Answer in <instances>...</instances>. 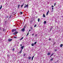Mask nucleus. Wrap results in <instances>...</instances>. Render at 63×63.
<instances>
[{
    "instance_id": "5",
    "label": "nucleus",
    "mask_w": 63,
    "mask_h": 63,
    "mask_svg": "<svg viewBox=\"0 0 63 63\" xmlns=\"http://www.w3.org/2000/svg\"><path fill=\"white\" fill-rule=\"evenodd\" d=\"M18 33V32H15L13 33V34L14 35H15L16 34H17Z\"/></svg>"
},
{
    "instance_id": "33",
    "label": "nucleus",
    "mask_w": 63,
    "mask_h": 63,
    "mask_svg": "<svg viewBox=\"0 0 63 63\" xmlns=\"http://www.w3.org/2000/svg\"><path fill=\"white\" fill-rule=\"evenodd\" d=\"M55 5H56V3H55L54 4V6H55Z\"/></svg>"
},
{
    "instance_id": "40",
    "label": "nucleus",
    "mask_w": 63,
    "mask_h": 63,
    "mask_svg": "<svg viewBox=\"0 0 63 63\" xmlns=\"http://www.w3.org/2000/svg\"><path fill=\"white\" fill-rule=\"evenodd\" d=\"M11 16H10V17H9V18H11Z\"/></svg>"
},
{
    "instance_id": "23",
    "label": "nucleus",
    "mask_w": 63,
    "mask_h": 63,
    "mask_svg": "<svg viewBox=\"0 0 63 63\" xmlns=\"http://www.w3.org/2000/svg\"><path fill=\"white\" fill-rule=\"evenodd\" d=\"M37 26V25L35 24L34 26V27H36V26Z\"/></svg>"
},
{
    "instance_id": "18",
    "label": "nucleus",
    "mask_w": 63,
    "mask_h": 63,
    "mask_svg": "<svg viewBox=\"0 0 63 63\" xmlns=\"http://www.w3.org/2000/svg\"><path fill=\"white\" fill-rule=\"evenodd\" d=\"M29 35V32H28V33H27V35H26V36Z\"/></svg>"
},
{
    "instance_id": "34",
    "label": "nucleus",
    "mask_w": 63,
    "mask_h": 63,
    "mask_svg": "<svg viewBox=\"0 0 63 63\" xmlns=\"http://www.w3.org/2000/svg\"><path fill=\"white\" fill-rule=\"evenodd\" d=\"M51 7H52V8H53V7H54L52 5L51 6Z\"/></svg>"
},
{
    "instance_id": "44",
    "label": "nucleus",
    "mask_w": 63,
    "mask_h": 63,
    "mask_svg": "<svg viewBox=\"0 0 63 63\" xmlns=\"http://www.w3.org/2000/svg\"><path fill=\"white\" fill-rule=\"evenodd\" d=\"M7 56H8V57H9V55H7Z\"/></svg>"
},
{
    "instance_id": "14",
    "label": "nucleus",
    "mask_w": 63,
    "mask_h": 63,
    "mask_svg": "<svg viewBox=\"0 0 63 63\" xmlns=\"http://www.w3.org/2000/svg\"><path fill=\"white\" fill-rule=\"evenodd\" d=\"M24 5V3H23L22 5L21 6V8H22V7H23V6Z\"/></svg>"
},
{
    "instance_id": "8",
    "label": "nucleus",
    "mask_w": 63,
    "mask_h": 63,
    "mask_svg": "<svg viewBox=\"0 0 63 63\" xmlns=\"http://www.w3.org/2000/svg\"><path fill=\"white\" fill-rule=\"evenodd\" d=\"M43 16L44 17H46V16H45V14H43Z\"/></svg>"
},
{
    "instance_id": "43",
    "label": "nucleus",
    "mask_w": 63,
    "mask_h": 63,
    "mask_svg": "<svg viewBox=\"0 0 63 63\" xmlns=\"http://www.w3.org/2000/svg\"><path fill=\"white\" fill-rule=\"evenodd\" d=\"M37 36V34H36L35 35V36Z\"/></svg>"
},
{
    "instance_id": "38",
    "label": "nucleus",
    "mask_w": 63,
    "mask_h": 63,
    "mask_svg": "<svg viewBox=\"0 0 63 63\" xmlns=\"http://www.w3.org/2000/svg\"><path fill=\"white\" fill-rule=\"evenodd\" d=\"M22 44H21L20 45V46H21H21H22Z\"/></svg>"
},
{
    "instance_id": "1",
    "label": "nucleus",
    "mask_w": 63,
    "mask_h": 63,
    "mask_svg": "<svg viewBox=\"0 0 63 63\" xmlns=\"http://www.w3.org/2000/svg\"><path fill=\"white\" fill-rule=\"evenodd\" d=\"M16 31V29H13L12 30V32H14V31Z\"/></svg>"
},
{
    "instance_id": "29",
    "label": "nucleus",
    "mask_w": 63,
    "mask_h": 63,
    "mask_svg": "<svg viewBox=\"0 0 63 63\" xmlns=\"http://www.w3.org/2000/svg\"><path fill=\"white\" fill-rule=\"evenodd\" d=\"M49 41H50L51 40V38H49Z\"/></svg>"
},
{
    "instance_id": "4",
    "label": "nucleus",
    "mask_w": 63,
    "mask_h": 63,
    "mask_svg": "<svg viewBox=\"0 0 63 63\" xmlns=\"http://www.w3.org/2000/svg\"><path fill=\"white\" fill-rule=\"evenodd\" d=\"M8 41L9 42H11V41H12V40H13L12 39H8Z\"/></svg>"
},
{
    "instance_id": "39",
    "label": "nucleus",
    "mask_w": 63,
    "mask_h": 63,
    "mask_svg": "<svg viewBox=\"0 0 63 63\" xmlns=\"http://www.w3.org/2000/svg\"><path fill=\"white\" fill-rule=\"evenodd\" d=\"M31 30H29V32H30V31H31Z\"/></svg>"
},
{
    "instance_id": "19",
    "label": "nucleus",
    "mask_w": 63,
    "mask_h": 63,
    "mask_svg": "<svg viewBox=\"0 0 63 63\" xmlns=\"http://www.w3.org/2000/svg\"><path fill=\"white\" fill-rule=\"evenodd\" d=\"M26 25H25V26L24 27V28H26V26H25Z\"/></svg>"
},
{
    "instance_id": "3",
    "label": "nucleus",
    "mask_w": 63,
    "mask_h": 63,
    "mask_svg": "<svg viewBox=\"0 0 63 63\" xmlns=\"http://www.w3.org/2000/svg\"><path fill=\"white\" fill-rule=\"evenodd\" d=\"M28 5L27 4L26 6H24V8H28Z\"/></svg>"
},
{
    "instance_id": "36",
    "label": "nucleus",
    "mask_w": 63,
    "mask_h": 63,
    "mask_svg": "<svg viewBox=\"0 0 63 63\" xmlns=\"http://www.w3.org/2000/svg\"><path fill=\"white\" fill-rule=\"evenodd\" d=\"M55 42H54V43L53 44H54V45H55Z\"/></svg>"
},
{
    "instance_id": "46",
    "label": "nucleus",
    "mask_w": 63,
    "mask_h": 63,
    "mask_svg": "<svg viewBox=\"0 0 63 63\" xmlns=\"http://www.w3.org/2000/svg\"><path fill=\"white\" fill-rule=\"evenodd\" d=\"M32 36H34V34H32Z\"/></svg>"
},
{
    "instance_id": "11",
    "label": "nucleus",
    "mask_w": 63,
    "mask_h": 63,
    "mask_svg": "<svg viewBox=\"0 0 63 63\" xmlns=\"http://www.w3.org/2000/svg\"><path fill=\"white\" fill-rule=\"evenodd\" d=\"M19 6H20V4H19L17 6L18 9L19 8Z\"/></svg>"
},
{
    "instance_id": "22",
    "label": "nucleus",
    "mask_w": 63,
    "mask_h": 63,
    "mask_svg": "<svg viewBox=\"0 0 63 63\" xmlns=\"http://www.w3.org/2000/svg\"><path fill=\"white\" fill-rule=\"evenodd\" d=\"M44 24H46V21H44Z\"/></svg>"
},
{
    "instance_id": "31",
    "label": "nucleus",
    "mask_w": 63,
    "mask_h": 63,
    "mask_svg": "<svg viewBox=\"0 0 63 63\" xmlns=\"http://www.w3.org/2000/svg\"><path fill=\"white\" fill-rule=\"evenodd\" d=\"M3 32H5V30L4 29H3Z\"/></svg>"
},
{
    "instance_id": "12",
    "label": "nucleus",
    "mask_w": 63,
    "mask_h": 63,
    "mask_svg": "<svg viewBox=\"0 0 63 63\" xmlns=\"http://www.w3.org/2000/svg\"><path fill=\"white\" fill-rule=\"evenodd\" d=\"M23 39V37H22L21 39H20V40H21Z\"/></svg>"
},
{
    "instance_id": "7",
    "label": "nucleus",
    "mask_w": 63,
    "mask_h": 63,
    "mask_svg": "<svg viewBox=\"0 0 63 63\" xmlns=\"http://www.w3.org/2000/svg\"><path fill=\"white\" fill-rule=\"evenodd\" d=\"M49 13V10H48L47 12V14H46L47 16V15H48V14Z\"/></svg>"
},
{
    "instance_id": "48",
    "label": "nucleus",
    "mask_w": 63,
    "mask_h": 63,
    "mask_svg": "<svg viewBox=\"0 0 63 63\" xmlns=\"http://www.w3.org/2000/svg\"><path fill=\"white\" fill-rule=\"evenodd\" d=\"M0 30H1V27H0Z\"/></svg>"
},
{
    "instance_id": "35",
    "label": "nucleus",
    "mask_w": 63,
    "mask_h": 63,
    "mask_svg": "<svg viewBox=\"0 0 63 63\" xmlns=\"http://www.w3.org/2000/svg\"><path fill=\"white\" fill-rule=\"evenodd\" d=\"M53 55V53L52 54L51 56H52V55Z\"/></svg>"
},
{
    "instance_id": "47",
    "label": "nucleus",
    "mask_w": 63,
    "mask_h": 63,
    "mask_svg": "<svg viewBox=\"0 0 63 63\" xmlns=\"http://www.w3.org/2000/svg\"><path fill=\"white\" fill-rule=\"evenodd\" d=\"M50 57H51V56H50Z\"/></svg>"
},
{
    "instance_id": "15",
    "label": "nucleus",
    "mask_w": 63,
    "mask_h": 63,
    "mask_svg": "<svg viewBox=\"0 0 63 63\" xmlns=\"http://www.w3.org/2000/svg\"><path fill=\"white\" fill-rule=\"evenodd\" d=\"M2 6L1 5L0 7V10H1V9H2Z\"/></svg>"
},
{
    "instance_id": "20",
    "label": "nucleus",
    "mask_w": 63,
    "mask_h": 63,
    "mask_svg": "<svg viewBox=\"0 0 63 63\" xmlns=\"http://www.w3.org/2000/svg\"><path fill=\"white\" fill-rule=\"evenodd\" d=\"M36 44H37V42H36L34 43V45H36Z\"/></svg>"
},
{
    "instance_id": "17",
    "label": "nucleus",
    "mask_w": 63,
    "mask_h": 63,
    "mask_svg": "<svg viewBox=\"0 0 63 63\" xmlns=\"http://www.w3.org/2000/svg\"><path fill=\"white\" fill-rule=\"evenodd\" d=\"M53 58H52L50 60V61H52V60H53Z\"/></svg>"
},
{
    "instance_id": "30",
    "label": "nucleus",
    "mask_w": 63,
    "mask_h": 63,
    "mask_svg": "<svg viewBox=\"0 0 63 63\" xmlns=\"http://www.w3.org/2000/svg\"><path fill=\"white\" fill-rule=\"evenodd\" d=\"M56 51H57V49H55V51L56 52Z\"/></svg>"
},
{
    "instance_id": "6",
    "label": "nucleus",
    "mask_w": 63,
    "mask_h": 63,
    "mask_svg": "<svg viewBox=\"0 0 63 63\" xmlns=\"http://www.w3.org/2000/svg\"><path fill=\"white\" fill-rule=\"evenodd\" d=\"M24 46H23L21 47V49H22H22H23V48H24Z\"/></svg>"
},
{
    "instance_id": "24",
    "label": "nucleus",
    "mask_w": 63,
    "mask_h": 63,
    "mask_svg": "<svg viewBox=\"0 0 63 63\" xmlns=\"http://www.w3.org/2000/svg\"><path fill=\"white\" fill-rule=\"evenodd\" d=\"M25 55H26V54H24L23 55V56H25Z\"/></svg>"
},
{
    "instance_id": "37",
    "label": "nucleus",
    "mask_w": 63,
    "mask_h": 63,
    "mask_svg": "<svg viewBox=\"0 0 63 63\" xmlns=\"http://www.w3.org/2000/svg\"><path fill=\"white\" fill-rule=\"evenodd\" d=\"M9 17V16H7L6 17V18H8Z\"/></svg>"
},
{
    "instance_id": "28",
    "label": "nucleus",
    "mask_w": 63,
    "mask_h": 63,
    "mask_svg": "<svg viewBox=\"0 0 63 63\" xmlns=\"http://www.w3.org/2000/svg\"><path fill=\"white\" fill-rule=\"evenodd\" d=\"M30 28L32 30L33 29V28L32 27H31Z\"/></svg>"
},
{
    "instance_id": "42",
    "label": "nucleus",
    "mask_w": 63,
    "mask_h": 63,
    "mask_svg": "<svg viewBox=\"0 0 63 63\" xmlns=\"http://www.w3.org/2000/svg\"><path fill=\"white\" fill-rule=\"evenodd\" d=\"M34 56H33L32 57V58H34Z\"/></svg>"
},
{
    "instance_id": "25",
    "label": "nucleus",
    "mask_w": 63,
    "mask_h": 63,
    "mask_svg": "<svg viewBox=\"0 0 63 63\" xmlns=\"http://www.w3.org/2000/svg\"><path fill=\"white\" fill-rule=\"evenodd\" d=\"M17 38V37H16V36H15L14 37V38H15V39H16V38Z\"/></svg>"
},
{
    "instance_id": "49",
    "label": "nucleus",
    "mask_w": 63,
    "mask_h": 63,
    "mask_svg": "<svg viewBox=\"0 0 63 63\" xmlns=\"http://www.w3.org/2000/svg\"><path fill=\"white\" fill-rule=\"evenodd\" d=\"M53 46H54V44H53Z\"/></svg>"
},
{
    "instance_id": "45",
    "label": "nucleus",
    "mask_w": 63,
    "mask_h": 63,
    "mask_svg": "<svg viewBox=\"0 0 63 63\" xmlns=\"http://www.w3.org/2000/svg\"><path fill=\"white\" fill-rule=\"evenodd\" d=\"M53 8H52V10H53Z\"/></svg>"
},
{
    "instance_id": "27",
    "label": "nucleus",
    "mask_w": 63,
    "mask_h": 63,
    "mask_svg": "<svg viewBox=\"0 0 63 63\" xmlns=\"http://www.w3.org/2000/svg\"><path fill=\"white\" fill-rule=\"evenodd\" d=\"M20 14H22V12H20Z\"/></svg>"
},
{
    "instance_id": "10",
    "label": "nucleus",
    "mask_w": 63,
    "mask_h": 63,
    "mask_svg": "<svg viewBox=\"0 0 63 63\" xmlns=\"http://www.w3.org/2000/svg\"><path fill=\"white\" fill-rule=\"evenodd\" d=\"M50 54V52L48 53L47 54V55H49Z\"/></svg>"
},
{
    "instance_id": "21",
    "label": "nucleus",
    "mask_w": 63,
    "mask_h": 63,
    "mask_svg": "<svg viewBox=\"0 0 63 63\" xmlns=\"http://www.w3.org/2000/svg\"><path fill=\"white\" fill-rule=\"evenodd\" d=\"M31 45L32 46H34V44H33V43Z\"/></svg>"
},
{
    "instance_id": "32",
    "label": "nucleus",
    "mask_w": 63,
    "mask_h": 63,
    "mask_svg": "<svg viewBox=\"0 0 63 63\" xmlns=\"http://www.w3.org/2000/svg\"><path fill=\"white\" fill-rule=\"evenodd\" d=\"M12 50H13V51H14V50H15V48H13L12 49Z\"/></svg>"
},
{
    "instance_id": "16",
    "label": "nucleus",
    "mask_w": 63,
    "mask_h": 63,
    "mask_svg": "<svg viewBox=\"0 0 63 63\" xmlns=\"http://www.w3.org/2000/svg\"><path fill=\"white\" fill-rule=\"evenodd\" d=\"M38 22H39V21H40V18H38Z\"/></svg>"
},
{
    "instance_id": "13",
    "label": "nucleus",
    "mask_w": 63,
    "mask_h": 63,
    "mask_svg": "<svg viewBox=\"0 0 63 63\" xmlns=\"http://www.w3.org/2000/svg\"><path fill=\"white\" fill-rule=\"evenodd\" d=\"M60 46L61 47H63V44H61L60 45Z\"/></svg>"
},
{
    "instance_id": "2",
    "label": "nucleus",
    "mask_w": 63,
    "mask_h": 63,
    "mask_svg": "<svg viewBox=\"0 0 63 63\" xmlns=\"http://www.w3.org/2000/svg\"><path fill=\"white\" fill-rule=\"evenodd\" d=\"M21 31L23 32H24L25 31V29L23 28L21 29Z\"/></svg>"
},
{
    "instance_id": "41",
    "label": "nucleus",
    "mask_w": 63,
    "mask_h": 63,
    "mask_svg": "<svg viewBox=\"0 0 63 63\" xmlns=\"http://www.w3.org/2000/svg\"><path fill=\"white\" fill-rule=\"evenodd\" d=\"M33 58H32V60H33Z\"/></svg>"
},
{
    "instance_id": "9",
    "label": "nucleus",
    "mask_w": 63,
    "mask_h": 63,
    "mask_svg": "<svg viewBox=\"0 0 63 63\" xmlns=\"http://www.w3.org/2000/svg\"><path fill=\"white\" fill-rule=\"evenodd\" d=\"M28 59H31V57L30 56L28 57Z\"/></svg>"
},
{
    "instance_id": "26",
    "label": "nucleus",
    "mask_w": 63,
    "mask_h": 63,
    "mask_svg": "<svg viewBox=\"0 0 63 63\" xmlns=\"http://www.w3.org/2000/svg\"><path fill=\"white\" fill-rule=\"evenodd\" d=\"M21 51H22V49L21 50V51L19 52V53H21Z\"/></svg>"
}]
</instances>
